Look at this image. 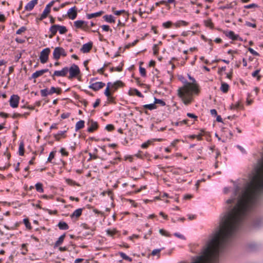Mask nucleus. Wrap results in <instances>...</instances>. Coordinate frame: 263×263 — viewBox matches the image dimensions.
I'll use <instances>...</instances> for the list:
<instances>
[{"label": "nucleus", "instance_id": "nucleus-29", "mask_svg": "<svg viewBox=\"0 0 263 263\" xmlns=\"http://www.w3.org/2000/svg\"><path fill=\"white\" fill-rule=\"evenodd\" d=\"M58 226L60 230H66L69 229L68 225L64 221H60L58 224Z\"/></svg>", "mask_w": 263, "mask_h": 263}, {"label": "nucleus", "instance_id": "nucleus-27", "mask_svg": "<svg viewBox=\"0 0 263 263\" xmlns=\"http://www.w3.org/2000/svg\"><path fill=\"white\" fill-rule=\"evenodd\" d=\"M28 243H23L21 246V253L22 254L25 255H26L28 253Z\"/></svg>", "mask_w": 263, "mask_h": 263}, {"label": "nucleus", "instance_id": "nucleus-39", "mask_svg": "<svg viewBox=\"0 0 263 263\" xmlns=\"http://www.w3.org/2000/svg\"><path fill=\"white\" fill-rule=\"evenodd\" d=\"M143 108L145 109H148L150 110H152L156 109L157 106H156V105L155 104V103H154L153 104L144 105H143Z\"/></svg>", "mask_w": 263, "mask_h": 263}, {"label": "nucleus", "instance_id": "nucleus-47", "mask_svg": "<svg viewBox=\"0 0 263 263\" xmlns=\"http://www.w3.org/2000/svg\"><path fill=\"white\" fill-rule=\"evenodd\" d=\"M257 8H258V6L256 4H251L244 6V8L245 9H255Z\"/></svg>", "mask_w": 263, "mask_h": 263}, {"label": "nucleus", "instance_id": "nucleus-33", "mask_svg": "<svg viewBox=\"0 0 263 263\" xmlns=\"http://www.w3.org/2000/svg\"><path fill=\"white\" fill-rule=\"evenodd\" d=\"M65 235L63 234L61 235L58 239V240L54 243V247H58L60 246L64 241Z\"/></svg>", "mask_w": 263, "mask_h": 263}, {"label": "nucleus", "instance_id": "nucleus-8", "mask_svg": "<svg viewBox=\"0 0 263 263\" xmlns=\"http://www.w3.org/2000/svg\"><path fill=\"white\" fill-rule=\"evenodd\" d=\"M68 72V68L64 67L61 70H56L51 75L53 80H55V77H65Z\"/></svg>", "mask_w": 263, "mask_h": 263}, {"label": "nucleus", "instance_id": "nucleus-4", "mask_svg": "<svg viewBox=\"0 0 263 263\" xmlns=\"http://www.w3.org/2000/svg\"><path fill=\"white\" fill-rule=\"evenodd\" d=\"M68 72H69V75L68 77V78L70 80H71L74 78H76L80 74V70L78 66L73 64L69 68H68Z\"/></svg>", "mask_w": 263, "mask_h": 263}, {"label": "nucleus", "instance_id": "nucleus-62", "mask_svg": "<svg viewBox=\"0 0 263 263\" xmlns=\"http://www.w3.org/2000/svg\"><path fill=\"white\" fill-rule=\"evenodd\" d=\"M248 50L253 55H255V56H258L259 55V53L257 52H256V51H255L253 49L251 48H248Z\"/></svg>", "mask_w": 263, "mask_h": 263}, {"label": "nucleus", "instance_id": "nucleus-21", "mask_svg": "<svg viewBox=\"0 0 263 263\" xmlns=\"http://www.w3.org/2000/svg\"><path fill=\"white\" fill-rule=\"evenodd\" d=\"M58 31V25H53L49 28L50 34L49 37L50 39L53 38V37L56 34Z\"/></svg>", "mask_w": 263, "mask_h": 263}, {"label": "nucleus", "instance_id": "nucleus-28", "mask_svg": "<svg viewBox=\"0 0 263 263\" xmlns=\"http://www.w3.org/2000/svg\"><path fill=\"white\" fill-rule=\"evenodd\" d=\"M84 124L85 122L83 120H80L79 121L77 122L75 126L76 131H78L79 130L84 128Z\"/></svg>", "mask_w": 263, "mask_h": 263}, {"label": "nucleus", "instance_id": "nucleus-56", "mask_svg": "<svg viewBox=\"0 0 263 263\" xmlns=\"http://www.w3.org/2000/svg\"><path fill=\"white\" fill-rule=\"evenodd\" d=\"M241 106V104L239 102H237L235 104L232 105L231 106V109H239Z\"/></svg>", "mask_w": 263, "mask_h": 263}, {"label": "nucleus", "instance_id": "nucleus-57", "mask_svg": "<svg viewBox=\"0 0 263 263\" xmlns=\"http://www.w3.org/2000/svg\"><path fill=\"white\" fill-rule=\"evenodd\" d=\"M40 198L44 199H46V200H49V199H53V196L52 195H43L41 196Z\"/></svg>", "mask_w": 263, "mask_h": 263}, {"label": "nucleus", "instance_id": "nucleus-35", "mask_svg": "<svg viewBox=\"0 0 263 263\" xmlns=\"http://www.w3.org/2000/svg\"><path fill=\"white\" fill-rule=\"evenodd\" d=\"M173 25L174 26V23L170 21L164 22L162 24V26L165 29H169L171 28Z\"/></svg>", "mask_w": 263, "mask_h": 263}, {"label": "nucleus", "instance_id": "nucleus-5", "mask_svg": "<svg viewBox=\"0 0 263 263\" xmlns=\"http://www.w3.org/2000/svg\"><path fill=\"white\" fill-rule=\"evenodd\" d=\"M50 51V49L48 47L46 48L41 51L39 57L41 63L45 64L48 62Z\"/></svg>", "mask_w": 263, "mask_h": 263}, {"label": "nucleus", "instance_id": "nucleus-48", "mask_svg": "<svg viewBox=\"0 0 263 263\" xmlns=\"http://www.w3.org/2000/svg\"><path fill=\"white\" fill-rule=\"evenodd\" d=\"M139 72L142 77H145L146 76V70L144 68H143L141 66H140Z\"/></svg>", "mask_w": 263, "mask_h": 263}, {"label": "nucleus", "instance_id": "nucleus-22", "mask_svg": "<svg viewBox=\"0 0 263 263\" xmlns=\"http://www.w3.org/2000/svg\"><path fill=\"white\" fill-rule=\"evenodd\" d=\"M226 35L228 37L229 39L233 40V41H236V40H241L240 39V37H239V35H237V34H235V33L233 31H229L228 32H227L226 33Z\"/></svg>", "mask_w": 263, "mask_h": 263}, {"label": "nucleus", "instance_id": "nucleus-37", "mask_svg": "<svg viewBox=\"0 0 263 263\" xmlns=\"http://www.w3.org/2000/svg\"><path fill=\"white\" fill-rule=\"evenodd\" d=\"M58 31L60 34H65L67 32V29L65 26L58 25Z\"/></svg>", "mask_w": 263, "mask_h": 263}, {"label": "nucleus", "instance_id": "nucleus-45", "mask_svg": "<svg viewBox=\"0 0 263 263\" xmlns=\"http://www.w3.org/2000/svg\"><path fill=\"white\" fill-rule=\"evenodd\" d=\"M19 155L20 156H23L24 154V145L23 143H21L19 145Z\"/></svg>", "mask_w": 263, "mask_h": 263}, {"label": "nucleus", "instance_id": "nucleus-14", "mask_svg": "<svg viewBox=\"0 0 263 263\" xmlns=\"http://www.w3.org/2000/svg\"><path fill=\"white\" fill-rule=\"evenodd\" d=\"M67 15L70 19L72 20H74L77 16L76 7H73L72 8H70L67 11Z\"/></svg>", "mask_w": 263, "mask_h": 263}, {"label": "nucleus", "instance_id": "nucleus-12", "mask_svg": "<svg viewBox=\"0 0 263 263\" xmlns=\"http://www.w3.org/2000/svg\"><path fill=\"white\" fill-rule=\"evenodd\" d=\"M82 208H79L76 210L70 216L72 220L76 221L81 216L83 211Z\"/></svg>", "mask_w": 263, "mask_h": 263}, {"label": "nucleus", "instance_id": "nucleus-6", "mask_svg": "<svg viewBox=\"0 0 263 263\" xmlns=\"http://www.w3.org/2000/svg\"><path fill=\"white\" fill-rule=\"evenodd\" d=\"M73 26L76 29H82L84 31L89 29L87 22L82 20H78L73 23Z\"/></svg>", "mask_w": 263, "mask_h": 263}, {"label": "nucleus", "instance_id": "nucleus-11", "mask_svg": "<svg viewBox=\"0 0 263 263\" xmlns=\"http://www.w3.org/2000/svg\"><path fill=\"white\" fill-rule=\"evenodd\" d=\"M106 232L108 236L111 237L112 238H115L116 237H119L120 235V232L116 228H114L112 229H107L106 230Z\"/></svg>", "mask_w": 263, "mask_h": 263}, {"label": "nucleus", "instance_id": "nucleus-64", "mask_svg": "<svg viewBox=\"0 0 263 263\" xmlns=\"http://www.w3.org/2000/svg\"><path fill=\"white\" fill-rule=\"evenodd\" d=\"M60 2V0H53L51 1L49 4H48L46 6H48L49 8L51 9V7H52L55 2Z\"/></svg>", "mask_w": 263, "mask_h": 263}, {"label": "nucleus", "instance_id": "nucleus-44", "mask_svg": "<svg viewBox=\"0 0 263 263\" xmlns=\"http://www.w3.org/2000/svg\"><path fill=\"white\" fill-rule=\"evenodd\" d=\"M155 104H160L162 106H164L166 105L165 102L161 99L155 98L154 101Z\"/></svg>", "mask_w": 263, "mask_h": 263}, {"label": "nucleus", "instance_id": "nucleus-49", "mask_svg": "<svg viewBox=\"0 0 263 263\" xmlns=\"http://www.w3.org/2000/svg\"><path fill=\"white\" fill-rule=\"evenodd\" d=\"M89 155L90 156L89 158L88 159V161L91 160H96L98 159L99 157L97 155H96L95 153H89Z\"/></svg>", "mask_w": 263, "mask_h": 263}, {"label": "nucleus", "instance_id": "nucleus-59", "mask_svg": "<svg viewBox=\"0 0 263 263\" xmlns=\"http://www.w3.org/2000/svg\"><path fill=\"white\" fill-rule=\"evenodd\" d=\"M245 25L248 27H252L253 28H255L256 27V25L255 23H252L246 21L245 22Z\"/></svg>", "mask_w": 263, "mask_h": 263}, {"label": "nucleus", "instance_id": "nucleus-18", "mask_svg": "<svg viewBox=\"0 0 263 263\" xmlns=\"http://www.w3.org/2000/svg\"><path fill=\"white\" fill-rule=\"evenodd\" d=\"M189 23L183 21V20H178L174 23V26L175 28H179L182 27H186L188 26Z\"/></svg>", "mask_w": 263, "mask_h": 263}, {"label": "nucleus", "instance_id": "nucleus-30", "mask_svg": "<svg viewBox=\"0 0 263 263\" xmlns=\"http://www.w3.org/2000/svg\"><path fill=\"white\" fill-rule=\"evenodd\" d=\"M237 4L236 1H233L231 3H227L223 6V9H231L234 8Z\"/></svg>", "mask_w": 263, "mask_h": 263}, {"label": "nucleus", "instance_id": "nucleus-60", "mask_svg": "<svg viewBox=\"0 0 263 263\" xmlns=\"http://www.w3.org/2000/svg\"><path fill=\"white\" fill-rule=\"evenodd\" d=\"M152 142L149 140L147 141L146 142L143 143L141 145V147L143 148H147L149 145L151 144Z\"/></svg>", "mask_w": 263, "mask_h": 263}, {"label": "nucleus", "instance_id": "nucleus-34", "mask_svg": "<svg viewBox=\"0 0 263 263\" xmlns=\"http://www.w3.org/2000/svg\"><path fill=\"white\" fill-rule=\"evenodd\" d=\"M35 187L36 190V191L39 193H43L44 192V189H43V185L41 182H37L35 184Z\"/></svg>", "mask_w": 263, "mask_h": 263}, {"label": "nucleus", "instance_id": "nucleus-13", "mask_svg": "<svg viewBox=\"0 0 263 263\" xmlns=\"http://www.w3.org/2000/svg\"><path fill=\"white\" fill-rule=\"evenodd\" d=\"M124 84L120 80L117 81L113 83L112 88L111 89V92L114 93L116 92L119 88H121L124 87Z\"/></svg>", "mask_w": 263, "mask_h": 263}, {"label": "nucleus", "instance_id": "nucleus-58", "mask_svg": "<svg viewBox=\"0 0 263 263\" xmlns=\"http://www.w3.org/2000/svg\"><path fill=\"white\" fill-rule=\"evenodd\" d=\"M112 84L113 83H111V82H108L107 83V86H106V88H105L104 91H106V90H107L108 89V92H111V88H112Z\"/></svg>", "mask_w": 263, "mask_h": 263}, {"label": "nucleus", "instance_id": "nucleus-2", "mask_svg": "<svg viewBox=\"0 0 263 263\" xmlns=\"http://www.w3.org/2000/svg\"><path fill=\"white\" fill-rule=\"evenodd\" d=\"M53 59L58 61L61 57H65L67 56V52L65 50L61 47H57L54 48L52 53Z\"/></svg>", "mask_w": 263, "mask_h": 263}, {"label": "nucleus", "instance_id": "nucleus-31", "mask_svg": "<svg viewBox=\"0 0 263 263\" xmlns=\"http://www.w3.org/2000/svg\"><path fill=\"white\" fill-rule=\"evenodd\" d=\"M229 89V85L224 82L221 83V85L220 87V90L221 91H222L223 93H227Z\"/></svg>", "mask_w": 263, "mask_h": 263}, {"label": "nucleus", "instance_id": "nucleus-25", "mask_svg": "<svg viewBox=\"0 0 263 263\" xmlns=\"http://www.w3.org/2000/svg\"><path fill=\"white\" fill-rule=\"evenodd\" d=\"M62 92V89L60 87L55 88L53 86L50 88L49 90V95H51L54 93H56L58 95H60Z\"/></svg>", "mask_w": 263, "mask_h": 263}, {"label": "nucleus", "instance_id": "nucleus-1", "mask_svg": "<svg viewBox=\"0 0 263 263\" xmlns=\"http://www.w3.org/2000/svg\"><path fill=\"white\" fill-rule=\"evenodd\" d=\"M191 82H186L184 85L179 87L177 95L185 105L191 104L194 100L195 96H198L200 92L199 85L195 79L188 75Z\"/></svg>", "mask_w": 263, "mask_h": 263}, {"label": "nucleus", "instance_id": "nucleus-51", "mask_svg": "<svg viewBox=\"0 0 263 263\" xmlns=\"http://www.w3.org/2000/svg\"><path fill=\"white\" fill-rule=\"evenodd\" d=\"M259 70H256L252 74V76L253 77H254V78L257 77V80L258 81H259L260 79V76L259 75Z\"/></svg>", "mask_w": 263, "mask_h": 263}, {"label": "nucleus", "instance_id": "nucleus-38", "mask_svg": "<svg viewBox=\"0 0 263 263\" xmlns=\"http://www.w3.org/2000/svg\"><path fill=\"white\" fill-rule=\"evenodd\" d=\"M23 222L24 224L25 225V227L26 229L28 230H31L32 229V227L31 225L30 222H29V219L26 218L23 219Z\"/></svg>", "mask_w": 263, "mask_h": 263}, {"label": "nucleus", "instance_id": "nucleus-3", "mask_svg": "<svg viewBox=\"0 0 263 263\" xmlns=\"http://www.w3.org/2000/svg\"><path fill=\"white\" fill-rule=\"evenodd\" d=\"M97 79V78H91L90 80V85L88 86L90 89H91L95 91L99 90L105 86V84L102 82H94L95 80Z\"/></svg>", "mask_w": 263, "mask_h": 263}, {"label": "nucleus", "instance_id": "nucleus-43", "mask_svg": "<svg viewBox=\"0 0 263 263\" xmlns=\"http://www.w3.org/2000/svg\"><path fill=\"white\" fill-rule=\"evenodd\" d=\"M66 182L68 184L71 185V186H74V185L80 186V184L79 183H78L75 181H74L72 179H67L66 180Z\"/></svg>", "mask_w": 263, "mask_h": 263}, {"label": "nucleus", "instance_id": "nucleus-10", "mask_svg": "<svg viewBox=\"0 0 263 263\" xmlns=\"http://www.w3.org/2000/svg\"><path fill=\"white\" fill-rule=\"evenodd\" d=\"M104 94L107 97V102L108 104H116V97L113 96V93L108 92V90L104 92Z\"/></svg>", "mask_w": 263, "mask_h": 263}, {"label": "nucleus", "instance_id": "nucleus-42", "mask_svg": "<svg viewBox=\"0 0 263 263\" xmlns=\"http://www.w3.org/2000/svg\"><path fill=\"white\" fill-rule=\"evenodd\" d=\"M120 256L121 257H122L123 259L131 262L132 261V258L128 256L126 254H125L123 252H120L119 253Z\"/></svg>", "mask_w": 263, "mask_h": 263}, {"label": "nucleus", "instance_id": "nucleus-16", "mask_svg": "<svg viewBox=\"0 0 263 263\" xmlns=\"http://www.w3.org/2000/svg\"><path fill=\"white\" fill-rule=\"evenodd\" d=\"M112 12H114V14L116 15H122L125 20V21H127V20L128 19V14L124 10H114V9H112Z\"/></svg>", "mask_w": 263, "mask_h": 263}, {"label": "nucleus", "instance_id": "nucleus-40", "mask_svg": "<svg viewBox=\"0 0 263 263\" xmlns=\"http://www.w3.org/2000/svg\"><path fill=\"white\" fill-rule=\"evenodd\" d=\"M188 120H183L182 121H177V122H173V124L174 125H175V126H182L184 124H187V122H188Z\"/></svg>", "mask_w": 263, "mask_h": 263}, {"label": "nucleus", "instance_id": "nucleus-61", "mask_svg": "<svg viewBox=\"0 0 263 263\" xmlns=\"http://www.w3.org/2000/svg\"><path fill=\"white\" fill-rule=\"evenodd\" d=\"M114 128V126L112 124H107L105 127V129L109 132L113 130Z\"/></svg>", "mask_w": 263, "mask_h": 263}, {"label": "nucleus", "instance_id": "nucleus-32", "mask_svg": "<svg viewBox=\"0 0 263 263\" xmlns=\"http://www.w3.org/2000/svg\"><path fill=\"white\" fill-rule=\"evenodd\" d=\"M204 24L206 27H209L211 29H213L214 27V24L213 23L212 20L211 18L204 20Z\"/></svg>", "mask_w": 263, "mask_h": 263}, {"label": "nucleus", "instance_id": "nucleus-20", "mask_svg": "<svg viewBox=\"0 0 263 263\" xmlns=\"http://www.w3.org/2000/svg\"><path fill=\"white\" fill-rule=\"evenodd\" d=\"M38 0H32L30 1L25 7V9L27 11L32 10L34 6L37 4Z\"/></svg>", "mask_w": 263, "mask_h": 263}, {"label": "nucleus", "instance_id": "nucleus-9", "mask_svg": "<svg viewBox=\"0 0 263 263\" xmlns=\"http://www.w3.org/2000/svg\"><path fill=\"white\" fill-rule=\"evenodd\" d=\"M87 125L88 126L87 131L89 133H92L98 128V123L93 120H89L87 123Z\"/></svg>", "mask_w": 263, "mask_h": 263}, {"label": "nucleus", "instance_id": "nucleus-46", "mask_svg": "<svg viewBox=\"0 0 263 263\" xmlns=\"http://www.w3.org/2000/svg\"><path fill=\"white\" fill-rule=\"evenodd\" d=\"M42 97H45L48 95H49V90L47 88L42 89L40 91Z\"/></svg>", "mask_w": 263, "mask_h": 263}, {"label": "nucleus", "instance_id": "nucleus-50", "mask_svg": "<svg viewBox=\"0 0 263 263\" xmlns=\"http://www.w3.org/2000/svg\"><path fill=\"white\" fill-rule=\"evenodd\" d=\"M159 233L164 236L171 237V235L168 233V232L163 229H160Z\"/></svg>", "mask_w": 263, "mask_h": 263}, {"label": "nucleus", "instance_id": "nucleus-36", "mask_svg": "<svg viewBox=\"0 0 263 263\" xmlns=\"http://www.w3.org/2000/svg\"><path fill=\"white\" fill-rule=\"evenodd\" d=\"M65 132H66L61 131L58 134L54 135V137L55 139L57 141H60V140L62 137H65Z\"/></svg>", "mask_w": 263, "mask_h": 263}, {"label": "nucleus", "instance_id": "nucleus-24", "mask_svg": "<svg viewBox=\"0 0 263 263\" xmlns=\"http://www.w3.org/2000/svg\"><path fill=\"white\" fill-rule=\"evenodd\" d=\"M104 12L103 11H100L96 13L87 14L86 17L88 19H91L93 17H97L100 16L101 15L103 14Z\"/></svg>", "mask_w": 263, "mask_h": 263}, {"label": "nucleus", "instance_id": "nucleus-41", "mask_svg": "<svg viewBox=\"0 0 263 263\" xmlns=\"http://www.w3.org/2000/svg\"><path fill=\"white\" fill-rule=\"evenodd\" d=\"M174 4L175 6L176 5V1L175 0H162L161 1V4L164 5L166 6H167L169 4Z\"/></svg>", "mask_w": 263, "mask_h": 263}, {"label": "nucleus", "instance_id": "nucleus-23", "mask_svg": "<svg viewBox=\"0 0 263 263\" xmlns=\"http://www.w3.org/2000/svg\"><path fill=\"white\" fill-rule=\"evenodd\" d=\"M48 71H49V70L48 69H44L38 70V71H36L35 72H34L32 74L31 77L33 79H36V78L42 76L45 73L47 72Z\"/></svg>", "mask_w": 263, "mask_h": 263}, {"label": "nucleus", "instance_id": "nucleus-52", "mask_svg": "<svg viewBox=\"0 0 263 263\" xmlns=\"http://www.w3.org/2000/svg\"><path fill=\"white\" fill-rule=\"evenodd\" d=\"M153 50L154 55H158L159 53V47L157 45L154 44L153 47Z\"/></svg>", "mask_w": 263, "mask_h": 263}, {"label": "nucleus", "instance_id": "nucleus-54", "mask_svg": "<svg viewBox=\"0 0 263 263\" xmlns=\"http://www.w3.org/2000/svg\"><path fill=\"white\" fill-rule=\"evenodd\" d=\"M60 153L63 156H68L69 153L67 151H66L65 148H61L60 149Z\"/></svg>", "mask_w": 263, "mask_h": 263}, {"label": "nucleus", "instance_id": "nucleus-63", "mask_svg": "<svg viewBox=\"0 0 263 263\" xmlns=\"http://www.w3.org/2000/svg\"><path fill=\"white\" fill-rule=\"evenodd\" d=\"M122 70V66H121V67H112L110 69V71H116L120 72Z\"/></svg>", "mask_w": 263, "mask_h": 263}, {"label": "nucleus", "instance_id": "nucleus-17", "mask_svg": "<svg viewBox=\"0 0 263 263\" xmlns=\"http://www.w3.org/2000/svg\"><path fill=\"white\" fill-rule=\"evenodd\" d=\"M51 9L48 7V6L45 7V9L44 10L43 13L41 14L39 18H37L39 21H42L44 19L46 18L49 13L50 12Z\"/></svg>", "mask_w": 263, "mask_h": 263}, {"label": "nucleus", "instance_id": "nucleus-55", "mask_svg": "<svg viewBox=\"0 0 263 263\" xmlns=\"http://www.w3.org/2000/svg\"><path fill=\"white\" fill-rule=\"evenodd\" d=\"M55 154V152H51L49 154V157L48 158V161L51 162L52 160L54 158Z\"/></svg>", "mask_w": 263, "mask_h": 263}, {"label": "nucleus", "instance_id": "nucleus-19", "mask_svg": "<svg viewBox=\"0 0 263 263\" xmlns=\"http://www.w3.org/2000/svg\"><path fill=\"white\" fill-rule=\"evenodd\" d=\"M128 94L129 96L136 95L140 98H143V95L136 88H130L128 90Z\"/></svg>", "mask_w": 263, "mask_h": 263}, {"label": "nucleus", "instance_id": "nucleus-7", "mask_svg": "<svg viewBox=\"0 0 263 263\" xmlns=\"http://www.w3.org/2000/svg\"><path fill=\"white\" fill-rule=\"evenodd\" d=\"M20 98L17 95H13L10 97L9 103L10 106L13 108H17L18 106Z\"/></svg>", "mask_w": 263, "mask_h": 263}, {"label": "nucleus", "instance_id": "nucleus-15", "mask_svg": "<svg viewBox=\"0 0 263 263\" xmlns=\"http://www.w3.org/2000/svg\"><path fill=\"white\" fill-rule=\"evenodd\" d=\"M92 45L93 44L91 42L84 44L81 48V51L83 53L89 52L92 49Z\"/></svg>", "mask_w": 263, "mask_h": 263}, {"label": "nucleus", "instance_id": "nucleus-26", "mask_svg": "<svg viewBox=\"0 0 263 263\" xmlns=\"http://www.w3.org/2000/svg\"><path fill=\"white\" fill-rule=\"evenodd\" d=\"M103 19L109 23H114L115 22V17L111 15H105L103 17Z\"/></svg>", "mask_w": 263, "mask_h": 263}, {"label": "nucleus", "instance_id": "nucleus-53", "mask_svg": "<svg viewBox=\"0 0 263 263\" xmlns=\"http://www.w3.org/2000/svg\"><path fill=\"white\" fill-rule=\"evenodd\" d=\"M26 30V28L24 26H22L16 31V33L17 34H21L22 33L24 32Z\"/></svg>", "mask_w": 263, "mask_h": 263}]
</instances>
